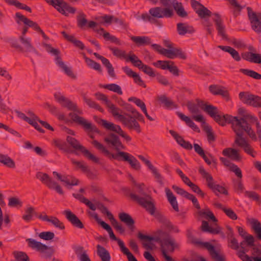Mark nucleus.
<instances>
[{"mask_svg": "<svg viewBox=\"0 0 261 261\" xmlns=\"http://www.w3.org/2000/svg\"><path fill=\"white\" fill-rule=\"evenodd\" d=\"M54 96L56 99L61 103L62 107L67 108L69 111H73L68 114L71 122L81 126L86 131L99 133V130L95 125L88 122L84 117L78 115L77 114H82L83 111L78 108L75 103L64 96H58L57 94H55Z\"/></svg>", "mask_w": 261, "mask_h": 261, "instance_id": "f257e3e1", "label": "nucleus"}, {"mask_svg": "<svg viewBox=\"0 0 261 261\" xmlns=\"http://www.w3.org/2000/svg\"><path fill=\"white\" fill-rule=\"evenodd\" d=\"M91 143L94 147L110 160L114 159L118 161L126 162L130 165V167L133 169L136 170H139L140 169L141 166L139 162L134 156L129 153L124 151H119L114 154L111 153L103 144L99 143L97 140H93Z\"/></svg>", "mask_w": 261, "mask_h": 261, "instance_id": "f03ea898", "label": "nucleus"}, {"mask_svg": "<svg viewBox=\"0 0 261 261\" xmlns=\"http://www.w3.org/2000/svg\"><path fill=\"white\" fill-rule=\"evenodd\" d=\"M122 101L123 104H120V105L124 107L126 111L132 113V114H130L124 113L123 114L127 120L126 122V123L125 124V127L129 130H134L138 134L141 133L142 129L139 121L144 123V116L130 104L126 103L123 100H122Z\"/></svg>", "mask_w": 261, "mask_h": 261, "instance_id": "7ed1b4c3", "label": "nucleus"}, {"mask_svg": "<svg viewBox=\"0 0 261 261\" xmlns=\"http://www.w3.org/2000/svg\"><path fill=\"white\" fill-rule=\"evenodd\" d=\"M196 101L198 102L200 108L219 125L224 126L227 123H230L231 115L224 114L222 112L219 111L217 107L210 105L208 102H205L199 98L196 99Z\"/></svg>", "mask_w": 261, "mask_h": 261, "instance_id": "20e7f679", "label": "nucleus"}, {"mask_svg": "<svg viewBox=\"0 0 261 261\" xmlns=\"http://www.w3.org/2000/svg\"><path fill=\"white\" fill-rule=\"evenodd\" d=\"M141 240H144L148 242L154 241L161 244V247L163 246L167 248L170 246L169 249L170 252H173L176 248L178 247L177 244L175 242V239L169 235L167 232L162 230H158L156 232L155 237L150 236L139 232L137 236Z\"/></svg>", "mask_w": 261, "mask_h": 261, "instance_id": "39448f33", "label": "nucleus"}, {"mask_svg": "<svg viewBox=\"0 0 261 261\" xmlns=\"http://www.w3.org/2000/svg\"><path fill=\"white\" fill-rule=\"evenodd\" d=\"M187 237L190 240L191 243L200 248L206 249L211 257L216 261H225V257L219 254L216 250L215 246L210 242H203L195 238L190 231L188 232Z\"/></svg>", "mask_w": 261, "mask_h": 261, "instance_id": "423d86ee", "label": "nucleus"}, {"mask_svg": "<svg viewBox=\"0 0 261 261\" xmlns=\"http://www.w3.org/2000/svg\"><path fill=\"white\" fill-rule=\"evenodd\" d=\"M199 172L201 174L202 177L206 180L207 187L216 195L219 196V194L228 195V192L224 187L219 184H216L214 181L213 176L209 173L207 172L203 167L199 169Z\"/></svg>", "mask_w": 261, "mask_h": 261, "instance_id": "0eeeda50", "label": "nucleus"}, {"mask_svg": "<svg viewBox=\"0 0 261 261\" xmlns=\"http://www.w3.org/2000/svg\"><path fill=\"white\" fill-rule=\"evenodd\" d=\"M66 141L75 151L78 150L81 151L83 153L84 156L89 160L95 163H99V159L95 156L87 149L85 147L81 145L79 141L75 138L67 136L66 137Z\"/></svg>", "mask_w": 261, "mask_h": 261, "instance_id": "6e6552de", "label": "nucleus"}, {"mask_svg": "<svg viewBox=\"0 0 261 261\" xmlns=\"http://www.w3.org/2000/svg\"><path fill=\"white\" fill-rule=\"evenodd\" d=\"M240 99L244 104L254 108L261 107V97L249 93L241 92L239 94Z\"/></svg>", "mask_w": 261, "mask_h": 261, "instance_id": "1a4fd4ad", "label": "nucleus"}, {"mask_svg": "<svg viewBox=\"0 0 261 261\" xmlns=\"http://www.w3.org/2000/svg\"><path fill=\"white\" fill-rule=\"evenodd\" d=\"M36 177L49 189H54L59 194L63 195L64 192L61 187L57 182L54 181L47 174L39 172L36 174Z\"/></svg>", "mask_w": 261, "mask_h": 261, "instance_id": "9d476101", "label": "nucleus"}, {"mask_svg": "<svg viewBox=\"0 0 261 261\" xmlns=\"http://www.w3.org/2000/svg\"><path fill=\"white\" fill-rule=\"evenodd\" d=\"M129 196L134 201L145 208L151 215H154L155 211V205L148 197H141L134 193H130Z\"/></svg>", "mask_w": 261, "mask_h": 261, "instance_id": "9b49d317", "label": "nucleus"}, {"mask_svg": "<svg viewBox=\"0 0 261 261\" xmlns=\"http://www.w3.org/2000/svg\"><path fill=\"white\" fill-rule=\"evenodd\" d=\"M15 19L16 21L18 24H20V22H22L24 24L29 25L31 28H32L35 31L40 33L42 37L45 40H48L49 38L47 37L43 30L40 28L39 25L36 22L32 20H31L19 12L15 13Z\"/></svg>", "mask_w": 261, "mask_h": 261, "instance_id": "f8f14e48", "label": "nucleus"}, {"mask_svg": "<svg viewBox=\"0 0 261 261\" xmlns=\"http://www.w3.org/2000/svg\"><path fill=\"white\" fill-rule=\"evenodd\" d=\"M247 10L252 30L257 33H261V13H259L257 14L249 7L247 8Z\"/></svg>", "mask_w": 261, "mask_h": 261, "instance_id": "ddd939ff", "label": "nucleus"}, {"mask_svg": "<svg viewBox=\"0 0 261 261\" xmlns=\"http://www.w3.org/2000/svg\"><path fill=\"white\" fill-rule=\"evenodd\" d=\"M230 119L231 122L230 124H231L232 126L235 127L236 129L238 131L239 130L238 128L241 127L242 125H250L247 121H249L251 122H255V121H257L256 117L250 114H246L245 115H244V117L240 118L237 116H231V118H230Z\"/></svg>", "mask_w": 261, "mask_h": 261, "instance_id": "4468645a", "label": "nucleus"}, {"mask_svg": "<svg viewBox=\"0 0 261 261\" xmlns=\"http://www.w3.org/2000/svg\"><path fill=\"white\" fill-rule=\"evenodd\" d=\"M101 125L107 129L114 132L124 138L127 142H130L132 140V138L125 133L118 125L115 124L112 122H109L104 119H100Z\"/></svg>", "mask_w": 261, "mask_h": 261, "instance_id": "2eb2a0df", "label": "nucleus"}, {"mask_svg": "<svg viewBox=\"0 0 261 261\" xmlns=\"http://www.w3.org/2000/svg\"><path fill=\"white\" fill-rule=\"evenodd\" d=\"M149 13L151 15V17L154 19L163 17L171 18L174 14L172 9L168 8H163L160 7L150 9Z\"/></svg>", "mask_w": 261, "mask_h": 261, "instance_id": "dca6fc26", "label": "nucleus"}, {"mask_svg": "<svg viewBox=\"0 0 261 261\" xmlns=\"http://www.w3.org/2000/svg\"><path fill=\"white\" fill-rule=\"evenodd\" d=\"M153 65L163 70L168 69L174 75H179V70L176 66L174 65L173 61L158 60L156 62H154Z\"/></svg>", "mask_w": 261, "mask_h": 261, "instance_id": "f3484780", "label": "nucleus"}, {"mask_svg": "<svg viewBox=\"0 0 261 261\" xmlns=\"http://www.w3.org/2000/svg\"><path fill=\"white\" fill-rule=\"evenodd\" d=\"M234 143L238 146L242 147L244 151L248 154L253 158L255 156L256 152L253 150L246 140L244 137H242L241 133L238 134V138H235Z\"/></svg>", "mask_w": 261, "mask_h": 261, "instance_id": "a211bd4d", "label": "nucleus"}, {"mask_svg": "<svg viewBox=\"0 0 261 261\" xmlns=\"http://www.w3.org/2000/svg\"><path fill=\"white\" fill-rule=\"evenodd\" d=\"M77 25L81 29H85L87 28H94L96 27L97 23L94 21H88L86 18V15L83 12H79L78 15L76 17Z\"/></svg>", "mask_w": 261, "mask_h": 261, "instance_id": "6ab92c4d", "label": "nucleus"}, {"mask_svg": "<svg viewBox=\"0 0 261 261\" xmlns=\"http://www.w3.org/2000/svg\"><path fill=\"white\" fill-rule=\"evenodd\" d=\"M108 144L113 146L115 150L120 151V149H124V146L121 143L119 137L115 134L110 133L104 139Z\"/></svg>", "mask_w": 261, "mask_h": 261, "instance_id": "aec40b11", "label": "nucleus"}, {"mask_svg": "<svg viewBox=\"0 0 261 261\" xmlns=\"http://www.w3.org/2000/svg\"><path fill=\"white\" fill-rule=\"evenodd\" d=\"M63 214L74 227L80 229L84 228V225L82 222L71 211L65 210L63 212Z\"/></svg>", "mask_w": 261, "mask_h": 261, "instance_id": "412c9836", "label": "nucleus"}, {"mask_svg": "<svg viewBox=\"0 0 261 261\" xmlns=\"http://www.w3.org/2000/svg\"><path fill=\"white\" fill-rule=\"evenodd\" d=\"M246 245L252 247L253 256H261V244L255 245L253 236L249 234L246 237Z\"/></svg>", "mask_w": 261, "mask_h": 261, "instance_id": "4be33fe9", "label": "nucleus"}, {"mask_svg": "<svg viewBox=\"0 0 261 261\" xmlns=\"http://www.w3.org/2000/svg\"><path fill=\"white\" fill-rule=\"evenodd\" d=\"M122 70L127 76L133 78L134 81L136 84L143 88L146 87V84L139 75L133 71L132 69L129 68L128 66H125L122 67Z\"/></svg>", "mask_w": 261, "mask_h": 261, "instance_id": "5701e85b", "label": "nucleus"}, {"mask_svg": "<svg viewBox=\"0 0 261 261\" xmlns=\"http://www.w3.org/2000/svg\"><path fill=\"white\" fill-rule=\"evenodd\" d=\"M156 99L162 105L163 107L167 110L176 109L178 108V105L175 103L170 98L167 97L165 95H159L156 97Z\"/></svg>", "mask_w": 261, "mask_h": 261, "instance_id": "b1692460", "label": "nucleus"}, {"mask_svg": "<svg viewBox=\"0 0 261 261\" xmlns=\"http://www.w3.org/2000/svg\"><path fill=\"white\" fill-rule=\"evenodd\" d=\"M176 30L180 36H185L187 34H192L195 32V30L192 25L183 22H179L177 24Z\"/></svg>", "mask_w": 261, "mask_h": 261, "instance_id": "393cba45", "label": "nucleus"}, {"mask_svg": "<svg viewBox=\"0 0 261 261\" xmlns=\"http://www.w3.org/2000/svg\"><path fill=\"white\" fill-rule=\"evenodd\" d=\"M232 128L234 132L236 133V138H238V134H241L242 137H243L244 132H245L247 135L252 139L256 140V136L255 135V133L252 130L250 125H242V127L240 128H238V129L239 130V131L237 130L236 129V127L234 126H232Z\"/></svg>", "mask_w": 261, "mask_h": 261, "instance_id": "a878e982", "label": "nucleus"}, {"mask_svg": "<svg viewBox=\"0 0 261 261\" xmlns=\"http://www.w3.org/2000/svg\"><path fill=\"white\" fill-rule=\"evenodd\" d=\"M93 217L94 218L95 221L106 230L108 231L109 234L110 238L114 240L117 241L118 239L116 237L114 234L113 231L110 226L109 224L106 223L103 221L101 220V219L99 218V216L97 214L94 213L92 215Z\"/></svg>", "mask_w": 261, "mask_h": 261, "instance_id": "bb28decb", "label": "nucleus"}, {"mask_svg": "<svg viewBox=\"0 0 261 261\" xmlns=\"http://www.w3.org/2000/svg\"><path fill=\"white\" fill-rule=\"evenodd\" d=\"M138 157L148 167V169L152 172L155 178L157 179L158 181L162 183V177L161 175L159 173L157 169L152 165L150 161L146 159L142 155H138Z\"/></svg>", "mask_w": 261, "mask_h": 261, "instance_id": "cd10ccee", "label": "nucleus"}, {"mask_svg": "<svg viewBox=\"0 0 261 261\" xmlns=\"http://www.w3.org/2000/svg\"><path fill=\"white\" fill-rule=\"evenodd\" d=\"M118 217L120 220L124 223L132 231L134 230L135 228V222L130 215L127 213L122 212L119 214Z\"/></svg>", "mask_w": 261, "mask_h": 261, "instance_id": "c85d7f7f", "label": "nucleus"}, {"mask_svg": "<svg viewBox=\"0 0 261 261\" xmlns=\"http://www.w3.org/2000/svg\"><path fill=\"white\" fill-rule=\"evenodd\" d=\"M214 15L216 16V18L214 19V21L216 25L218 35L221 36L223 39H227V35L225 34V28L223 24L220 15L218 13H215Z\"/></svg>", "mask_w": 261, "mask_h": 261, "instance_id": "c756f323", "label": "nucleus"}, {"mask_svg": "<svg viewBox=\"0 0 261 261\" xmlns=\"http://www.w3.org/2000/svg\"><path fill=\"white\" fill-rule=\"evenodd\" d=\"M107 107L110 109V112L112 115L114 117H117L118 119L125 126V124L126 123V120H127L123 114H119V111L120 110L118 108H117L111 101L107 105Z\"/></svg>", "mask_w": 261, "mask_h": 261, "instance_id": "7c9ffc66", "label": "nucleus"}, {"mask_svg": "<svg viewBox=\"0 0 261 261\" xmlns=\"http://www.w3.org/2000/svg\"><path fill=\"white\" fill-rule=\"evenodd\" d=\"M53 144L55 147H57L59 150H62L64 152L68 153H74L75 154H77L75 151L72 150L70 148L66 142L61 139H54L53 141Z\"/></svg>", "mask_w": 261, "mask_h": 261, "instance_id": "2f4dec72", "label": "nucleus"}, {"mask_svg": "<svg viewBox=\"0 0 261 261\" xmlns=\"http://www.w3.org/2000/svg\"><path fill=\"white\" fill-rule=\"evenodd\" d=\"M53 144L55 147H57L59 150H62L64 152L68 153H74L75 154H77L75 151L72 150L70 148L66 142L61 139H54L53 141Z\"/></svg>", "mask_w": 261, "mask_h": 261, "instance_id": "473e14b6", "label": "nucleus"}, {"mask_svg": "<svg viewBox=\"0 0 261 261\" xmlns=\"http://www.w3.org/2000/svg\"><path fill=\"white\" fill-rule=\"evenodd\" d=\"M40 218L41 220L51 223L55 227L60 230H64L65 228L64 223L56 217L53 216L48 217L45 214L43 217H40Z\"/></svg>", "mask_w": 261, "mask_h": 261, "instance_id": "72a5a7b5", "label": "nucleus"}, {"mask_svg": "<svg viewBox=\"0 0 261 261\" xmlns=\"http://www.w3.org/2000/svg\"><path fill=\"white\" fill-rule=\"evenodd\" d=\"M61 34L66 40L72 43L76 47L81 50H84L85 48L84 43L81 41L76 39L74 36L68 35L65 31H62Z\"/></svg>", "mask_w": 261, "mask_h": 261, "instance_id": "f704fd0d", "label": "nucleus"}, {"mask_svg": "<svg viewBox=\"0 0 261 261\" xmlns=\"http://www.w3.org/2000/svg\"><path fill=\"white\" fill-rule=\"evenodd\" d=\"M29 247L33 249H36L37 251L43 252L44 249L47 248V245L42 244L40 242H38L34 239L29 238L26 240Z\"/></svg>", "mask_w": 261, "mask_h": 261, "instance_id": "c9c22d12", "label": "nucleus"}, {"mask_svg": "<svg viewBox=\"0 0 261 261\" xmlns=\"http://www.w3.org/2000/svg\"><path fill=\"white\" fill-rule=\"evenodd\" d=\"M222 154L233 161H240L241 159L238 151L234 148H226L223 150Z\"/></svg>", "mask_w": 261, "mask_h": 261, "instance_id": "e433bc0d", "label": "nucleus"}, {"mask_svg": "<svg viewBox=\"0 0 261 261\" xmlns=\"http://www.w3.org/2000/svg\"><path fill=\"white\" fill-rule=\"evenodd\" d=\"M130 39L135 42L138 46H144L151 44V40L148 36H133Z\"/></svg>", "mask_w": 261, "mask_h": 261, "instance_id": "4c0bfd02", "label": "nucleus"}, {"mask_svg": "<svg viewBox=\"0 0 261 261\" xmlns=\"http://www.w3.org/2000/svg\"><path fill=\"white\" fill-rule=\"evenodd\" d=\"M165 192L168 200L175 212H179V208L176 197L168 188H166Z\"/></svg>", "mask_w": 261, "mask_h": 261, "instance_id": "58836bf2", "label": "nucleus"}, {"mask_svg": "<svg viewBox=\"0 0 261 261\" xmlns=\"http://www.w3.org/2000/svg\"><path fill=\"white\" fill-rule=\"evenodd\" d=\"M126 62H130L134 66L138 67L139 69H142L145 66L142 61L132 51L129 52V56Z\"/></svg>", "mask_w": 261, "mask_h": 261, "instance_id": "ea45409f", "label": "nucleus"}, {"mask_svg": "<svg viewBox=\"0 0 261 261\" xmlns=\"http://www.w3.org/2000/svg\"><path fill=\"white\" fill-rule=\"evenodd\" d=\"M249 221L251 224L252 229L256 234L257 239L261 240V223L254 218L249 219Z\"/></svg>", "mask_w": 261, "mask_h": 261, "instance_id": "a19ab883", "label": "nucleus"}, {"mask_svg": "<svg viewBox=\"0 0 261 261\" xmlns=\"http://www.w3.org/2000/svg\"><path fill=\"white\" fill-rule=\"evenodd\" d=\"M177 115L182 120L184 121L187 125L191 127L194 130L197 132H200L199 128L195 123L191 119V118L181 112H177Z\"/></svg>", "mask_w": 261, "mask_h": 261, "instance_id": "79ce46f5", "label": "nucleus"}, {"mask_svg": "<svg viewBox=\"0 0 261 261\" xmlns=\"http://www.w3.org/2000/svg\"><path fill=\"white\" fill-rule=\"evenodd\" d=\"M96 248L97 255L101 258L102 261H110V254L105 247L100 245H97Z\"/></svg>", "mask_w": 261, "mask_h": 261, "instance_id": "37998d69", "label": "nucleus"}, {"mask_svg": "<svg viewBox=\"0 0 261 261\" xmlns=\"http://www.w3.org/2000/svg\"><path fill=\"white\" fill-rule=\"evenodd\" d=\"M136 18L138 20L142 19L144 21H148L151 23L155 24L161 27L162 25L161 22L156 19H154L151 17V15L148 14L147 13H143L141 15H136Z\"/></svg>", "mask_w": 261, "mask_h": 261, "instance_id": "c03bdc74", "label": "nucleus"}, {"mask_svg": "<svg viewBox=\"0 0 261 261\" xmlns=\"http://www.w3.org/2000/svg\"><path fill=\"white\" fill-rule=\"evenodd\" d=\"M0 163L10 168H15V163L7 154L0 153Z\"/></svg>", "mask_w": 261, "mask_h": 261, "instance_id": "a18cd8bd", "label": "nucleus"}, {"mask_svg": "<svg viewBox=\"0 0 261 261\" xmlns=\"http://www.w3.org/2000/svg\"><path fill=\"white\" fill-rule=\"evenodd\" d=\"M83 98L84 101L90 108L98 110L101 113L104 112L103 109L99 105L93 101L91 98L87 97L85 94L83 95Z\"/></svg>", "mask_w": 261, "mask_h": 261, "instance_id": "49530a36", "label": "nucleus"}, {"mask_svg": "<svg viewBox=\"0 0 261 261\" xmlns=\"http://www.w3.org/2000/svg\"><path fill=\"white\" fill-rule=\"evenodd\" d=\"M60 180L70 186H76L79 183V181L77 179L70 175H62L61 179H60Z\"/></svg>", "mask_w": 261, "mask_h": 261, "instance_id": "de8ad7c7", "label": "nucleus"}, {"mask_svg": "<svg viewBox=\"0 0 261 261\" xmlns=\"http://www.w3.org/2000/svg\"><path fill=\"white\" fill-rule=\"evenodd\" d=\"M19 40L22 44L24 45V52L26 51H35V48L32 45L31 43V39L30 38H25L23 36H20L19 37Z\"/></svg>", "mask_w": 261, "mask_h": 261, "instance_id": "09e8293b", "label": "nucleus"}, {"mask_svg": "<svg viewBox=\"0 0 261 261\" xmlns=\"http://www.w3.org/2000/svg\"><path fill=\"white\" fill-rule=\"evenodd\" d=\"M100 60L102 64L107 68L108 72L110 76L112 77H115L116 76V74L114 69L109 60L104 57L101 58Z\"/></svg>", "mask_w": 261, "mask_h": 261, "instance_id": "8fccbe9b", "label": "nucleus"}, {"mask_svg": "<svg viewBox=\"0 0 261 261\" xmlns=\"http://www.w3.org/2000/svg\"><path fill=\"white\" fill-rule=\"evenodd\" d=\"M109 48L110 50L112 51L113 54L115 56L121 59H125L126 61L127 60L129 54L127 55L125 51L120 50L119 48L116 47H109Z\"/></svg>", "mask_w": 261, "mask_h": 261, "instance_id": "3c124183", "label": "nucleus"}, {"mask_svg": "<svg viewBox=\"0 0 261 261\" xmlns=\"http://www.w3.org/2000/svg\"><path fill=\"white\" fill-rule=\"evenodd\" d=\"M99 87L108 89L111 91L117 93L119 95H122L123 93L121 87L116 84H110L104 85H100Z\"/></svg>", "mask_w": 261, "mask_h": 261, "instance_id": "603ef678", "label": "nucleus"}, {"mask_svg": "<svg viewBox=\"0 0 261 261\" xmlns=\"http://www.w3.org/2000/svg\"><path fill=\"white\" fill-rule=\"evenodd\" d=\"M203 130L206 134L207 140L209 142H214L216 140V137L211 126L209 125H205L203 127Z\"/></svg>", "mask_w": 261, "mask_h": 261, "instance_id": "864d4df0", "label": "nucleus"}, {"mask_svg": "<svg viewBox=\"0 0 261 261\" xmlns=\"http://www.w3.org/2000/svg\"><path fill=\"white\" fill-rule=\"evenodd\" d=\"M240 71L243 73L245 75H248L250 77H251L256 80H260L261 79V74L258 73L254 71V70L248 69H243L241 68L240 69Z\"/></svg>", "mask_w": 261, "mask_h": 261, "instance_id": "5fc2aeb1", "label": "nucleus"}, {"mask_svg": "<svg viewBox=\"0 0 261 261\" xmlns=\"http://www.w3.org/2000/svg\"><path fill=\"white\" fill-rule=\"evenodd\" d=\"M34 213V207H28L24 211V214L22 216V218L27 222H30L33 220Z\"/></svg>", "mask_w": 261, "mask_h": 261, "instance_id": "6e6d98bb", "label": "nucleus"}, {"mask_svg": "<svg viewBox=\"0 0 261 261\" xmlns=\"http://www.w3.org/2000/svg\"><path fill=\"white\" fill-rule=\"evenodd\" d=\"M196 13L201 18L210 17L212 15L211 11L204 6H202V8H200L196 10Z\"/></svg>", "mask_w": 261, "mask_h": 261, "instance_id": "4d7b16f0", "label": "nucleus"}, {"mask_svg": "<svg viewBox=\"0 0 261 261\" xmlns=\"http://www.w3.org/2000/svg\"><path fill=\"white\" fill-rule=\"evenodd\" d=\"M96 205L97 206V208L99 210L101 213L105 215H107V216L110 220L113 219V215L109 211L108 208L105 206L103 204L99 202H97L96 203Z\"/></svg>", "mask_w": 261, "mask_h": 261, "instance_id": "13d9d810", "label": "nucleus"}, {"mask_svg": "<svg viewBox=\"0 0 261 261\" xmlns=\"http://www.w3.org/2000/svg\"><path fill=\"white\" fill-rule=\"evenodd\" d=\"M86 63L87 65L90 68L95 69L99 73L102 72V70L99 63L90 58H86Z\"/></svg>", "mask_w": 261, "mask_h": 261, "instance_id": "bf43d9fd", "label": "nucleus"}, {"mask_svg": "<svg viewBox=\"0 0 261 261\" xmlns=\"http://www.w3.org/2000/svg\"><path fill=\"white\" fill-rule=\"evenodd\" d=\"M196 102V104L192 101H188L187 102V107L188 109L192 114H198L200 113V110L199 109L200 106L199 105L198 102Z\"/></svg>", "mask_w": 261, "mask_h": 261, "instance_id": "052dcab7", "label": "nucleus"}, {"mask_svg": "<svg viewBox=\"0 0 261 261\" xmlns=\"http://www.w3.org/2000/svg\"><path fill=\"white\" fill-rule=\"evenodd\" d=\"M22 201L17 197H12L9 198L8 206L10 207H21Z\"/></svg>", "mask_w": 261, "mask_h": 261, "instance_id": "680f3d73", "label": "nucleus"}, {"mask_svg": "<svg viewBox=\"0 0 261 261\" xmlns=\"http://www.w3.org/2000/svg\"><path fill=\"white\" fill-rule=\"evenodd\" d=\"M184 197L187 198V199L190 200L192 201L194 206L197 209L200 210V205L197 200V199L196 198V197L188 192H186V194L184 196Z\"/></svg>", "mask_w": 261, "mask_h": 261, "instance_id": "e2e57ef3", "label": "nucleus"}, {"mask_svg": "<svg viewBox=\"0 0 261 261\" xmlns=\"http://www.w3.org/2000/svg\"><path fill=\"white\" fill-rule=\"evenodd\" d=\"M199 214L200 216H204L206 219L211 220L213 222H217V219L214 216L213 212L209 209H207L206 211H201L199 212Z\"/></svg>", "mask_w": 261, "mask_h": 261, "instance_id": "0e129e2a", "label": "nucleus"}, {"mask_svg": "<svg viewBox=\"0 0 261 261\" xmlns=\"http://www.w3.org/2000/svg\"><path fill=\"white\" fill-rule=\"evenodd\" d=\"M39 237L45 241H50L54 238L55 234L51 231H43L39 234Z\"/></svg>", "mask_w": 261, "mask_h": 261, "instance_id": "69168bd1", "label": "nucleus"}, {"mask_svg": "<svg viewBox=\"0 0 261 261\" xmlns=\"http://www.w3.org/2000/svg\"><path fill=\"white\" fill-rule=\"evenodd\" d=\"M244 195L246 197L249 198L255 201H260V196L254 191H246L244 192Z\"/></svg>", "mask_w": 261, "mask_h": 261, "instance_id": "338daca9", "label": "nucleus"}, {"mask_svg": "<svg viewBox=\"0 0 261 261\" xmlns=\"http://www.w3.org/2000/svg\"><path fill=\"white\" fill-rule=\"evenodd\" d=\"M71 163L77 166L83 171H89L88 170V166H87L84 161H76L74 159H71Z\"/></svg>", "mask_w": 261, "mask_h": 261, "instance_id": "774afa93", "label": "nucleus"}]
</instances>
